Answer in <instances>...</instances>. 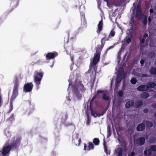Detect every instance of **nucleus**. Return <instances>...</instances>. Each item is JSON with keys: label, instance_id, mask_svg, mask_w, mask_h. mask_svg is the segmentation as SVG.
Returning a JSON list of instances; mask_svg holds the SVG:
<instances>
[{"label": "nucleus", "instance_id": "nucleus-1", "mask_svg": "<svg viewBox=\"0 0 156 156\" xmlns=\"http://www.w3.org/2000/svg\"><path fill=\"white\" fill-rule=\"evenodd\" d=\"M43 75V72H35L34 75V81L35 83L37 86H38L40 85Z\"/></svg>", "mask_w": 156, "mask_h": 156}, {"label": "nucleus", "instance_id": "nucleus-2", "mask_svg": "<svg viewBox=\"0 0 156 156\" xmlns=\"http://www.w3.org/2000/svg\"><path fill=\"white\" fill-rule=\"evenodd\" d=\"M11 150V148L9 145L3 147L0 151V156H8Z\"/></svg>", "mask_w": 156, "mask_h": 156}, {"label": "nucleus", "instance_id": "nucleus-3", "mask_svg": "<svg viewBox=\"0 0 156 156\" xmlns=\"http://www.w3.org/2000/svg\"><path fill=\"white\" fill-rule=\"evenodd\" d=\"M99 60V59L94 58L93 61L91 62L90 64V69H93L95 73L96 72L97 69V66L96 65Z\"/></svg>", "mask_w": 156, "mask_h": 156}, {"label": "nucleus", "instance_id": "nucleus-4", "mask_svg": "<svg viewBox=\"0 0 156 156\" xmlns=\"http://www.w3.org/2000/svg\"><path fill=\"white\" fill-rule=\"evenodd\" d=\"M143 15L141 7L140 5L138 4L136 8L135 16L138 19H140L142 18Z\"/></svg>", "mask_w": 156, "mask_h": 156}, {"label": "nucleus", "instance_id": "nucleus-5", "mask_svg": "<svg viewBox=\"0 0 156 156\" xmlns=\"http://www.w3.org/2000/svg\"><path fill=\"white\" fill-rule=\"evenodd\" d=\"M103 47L99 45H98L96 48V53L94 54V58L100 59L101 52L103 48Z\"/></svg>", "mask_w": 156, "mask_h": 156}, {"label": "nucleus", "instance_id": "nucleus-6", "mask_svg": "<svg viewBox=\"0 0 156 156\" xmlns=\"http://www.w3.org/2000/svg\"><path fill=\"white\" fill-rule=\"evenodd\" d=\"M20 140L16 139L12 143L9 147L11 148V150L16 149L20 145Z\"/></svg>", "mask_w": 156, "mask_h": 156}, {"label": "nucleus", "instance_id": "nucleus-7", "mask_svg": "<svg viewBox=\"0 0 156 156\" xmlns=\"http://www.w3.org/2000/svg\"><path fill=\"white\" fill-rule=\"evenodd\" d=\"M33 85L31 82L26 84L23 87V90L25 92H30L32 90Z\"/></svg>", "mask_w": 156, "mask_h": 156}, {"label": "nucleus", "instance_id": "nucleus-8", "mask_svg": "<svg viewBox=\"0 0 156 156\" xmlns=\"http://www.w3.org/2000/svg\"><path fill=\"white\" fill-rule=\"evenodd\" d=\"M87 146L86 144H84V151H90L93 150L94 149V146L93 143L91 142H89L87 144Z\"/></svg>", "mask_w": 156, "mask_h": 156}, {"label": "nucleus", "instance_id": "nucleus-9", "mask_svg": "<svg viewBox=\"0 0 156 156\" xmlns=\"http://www.w3.org/2000/svg\"><path fill=\"white\" fill-rule=\"evenodd\" d=\"M58 55V53L55 51L48 53L46 55V59L47 60L54 59Z\"/></svg>", "mask_w": 156, "mask_h": 156}, {"label": "nucleus", "instance_id": "nucleus-10", "mask_svg": "<svg viewBox=\"0 0 156 156\" xmlns=\"http://www.w3.org/2000/svg\"><path fill=\"white\" fill-rule=\"evenodd\" d=\"M18 82L17 77H15L14 86L13 87L12 93L18 94Z\"/></svg>", "mask_w": 156, "mask_h": 156}, {"label": "nucleus", "instance_id": "nucleus-11", "mask_svg": "<svg viewBox=\"0 0 156 156\" xmlns=\"http://www.w3.org/2000/svg\"><path fill=\"white\" fill-rule=\"evenodd\" d=\"M145 129V125L143 123L138 124L136 127V129L138 131H144Z\"/></svg>", "mask_w": 156, "mask_h": 156}, {"label": "nucleus", "instance_id": "nucleus-12", "mask_svg": "<svg viewBox=\"0 0 156 156\" xmlns=\"http://www.w3.org/2000/svg\"><path fill=\"white\" fill-rule=\"evenodd\" d=\"M98 26V29L96 31V32L97 34L99 35L100 34L101 31L103 29V23L102 19H101V20L99 21Z\"/></svg>", "mask_w": 156, "mask_h": 156}, {"label": "nucleus", "instance_id": "nucleus-13", "mask_svg": "<svg viewBox=\"0 0 156 156\" xmlns=\"http://www.w3.org/2000/svg\"><path fill=\"white\" fill-rule=\"evenodd\" d=\"M145 142V138L144 137H140L137 138L136 140V143L140 146L143 145Z\"/></svg>", "mask_w": 156, "mask_h": 156}, {"label": "nucleus", "instance_id": "nucleus-14", "mask_svg": "<svg viewBox=\"0 0 156 156\" xmlns=\"http://www.w3.org/2000/svg\"><path fill=\"white\" fill-rule=\"evenodd\" d=\"M156 83L153 82H149L147 83L146 85V87L147 90L149 88H154L156 86Z\"/></svg>", "mask_w": 156, "mask_h": 156}, {"label": "nucleus", "instance_id": "nucleus-15", "mask_svg": "<svg viewBox=\"0 0 156 156\" xmlns=\"http://www.w3.org/2000/svg\"><path fill=\"white\" fill-rule=\"evenodd\" d=\"M103 93V91L101 90H99L97 91L96 94L93 98H92L91 100L90 101V107H91V105L92 102L94 101V100L95 99L97 98L98 94H102Z\"/></svg>", "mask_w": 156, "mask_h": 156}, {"label": "nucleus", "instance_id": "nucleus-16", "mask_svg": "<svg viewBox=\"0 0 156 156\" xmlns=\"http://www.w3.org/2000/svg\"><path fill=\"white\" fill-rule=\"evenodd\" d=\"M136 89L139 91H144L147 90L146 86L145 85L139 86L137 87Z\"/></svg>", "mask_w": 156, "mask_h": 156}, {"label": "nucleus", "instance_id": "nucleus-17", "mask_svg": "<svg viewBox=\"0 0 156 156\" xmlns=\"http://www.w3.org/2000/svg\"><path fill=\"white\" fill-rule=\"evenodd\" d=\"M134 102L133 100L128 101L125 104V107L126 108H129L132 107L134 104Z\"/></svg>", "mask_w": 156, "mask_h": 156}, {"label": "nucleus", "instance_id": "nucleus-18", "mask_svg": "<svg viewBox=\"0 0 156 156\" xmlns=\"http://www.w3.org/2000/svg\"><path fill=\"white\" fill-rule=\"evenodd\" d=\"M74 92L78 99H80L81 98L82 95L77 88H75L74 89Z\"/></svg>", "mask_w": 156, "mask_h": 156}, {"label": "nucleus", "instance_id": "nucleus-19", "mask_svg": "<svg viewBox=\"0 0 156 156\" xmlns=\"http://www.w3.org/2000/svg\"><path fill=\"white\" fill-rule=\"evenodd\" d=\"M135 19L133 16H132L130 18L129 22V25L131 26V29H133L134 27V24L135 23Z\"/></svg>", "mask_w": 156, "mask_h": 156}, {"label": "nucleus", "instance_id": "nucleus-20", "mask_svg": "<svg viewBox=\"0 0 156 156\" xmlns=\"http://www.w3.org/2000/svg\"><path fill=\"white\" fill-rule=\"evenodd\" d=\"M152 153L151 150V149H148L145 150L144 152V154L145 156H149L151 155Z\"/></svg>", "mask_w": 156, "mask_h": 156}, {"label": "nucleus", "instance_id": "nucleus-21", "mask_svg": "<svg viewBox=\"0 0 156 156\" xmlns=\"http://www.w3.org/2000/svg\"><path fill=\"white\" fill-rule=\"evenodd\" d=\"M150 95L147 92H144L140 95L141 97L142 98H147Z\"/></svg>", "mask_w": 156, "mask_h": 156}, {"label": "nucleus", "instance_id": "nucleus-22", "mask_svg": "<svg viewBox=\"0 0 156 156\" xmlns=\"http://www.w3.org/2000/svg\"><path fill=\"white\" fill-rule=\"evenodd\" d=\"M91 107H90V110L91 111V115L93 116L94 117H97V115H98V116H100L102 115H103V113H102V114L101 115H98V114H97L95 112H94L93 109L91 108Z\"/></svg>", "mask_w": 156, "mask_h": 156}, {"label": "nucleus", "instance_id": "nucleus-23", "mask_svg": "<svg viewBox=\"0 0 156 156\" xmlns=\"http://www.w3.org/2000/svg\"><path fill=\"white\" fill-rule=\"evenodd\" d=\"M104 148L105 151V152L107 154H109L110 153V151H108L107 148V147L106 144V143L105 141H104L103 143Z\"/></svg>", "mask_w": 156, "mask_h": 156}, {"label": "nucleus", "instance_id": "nucleus-24", "mask_svg": "<svg viewBox=\"0 0 156 156\" xmlns=\"http://www.w3.org/2000/svg\"><path fill=\"white\" fill-rule=\"evenodd\" d=\"M143 104V102L141 100L137 101L135 103V106L137 108H139Z\"/></svg>", "mask_w": 156, "mask_h": 156}, {"label": "nucleus", "instance_id": "nucleus-25", "mask_svg": "<svg viewBox=\"0 0 156 156\" xmlns=\"http://www.w3.org/2000/svg\"><path fill=\"white\" fill-rule=\"evenodd\" d=\"M150 72L152 75H156V68L155 67H151L150 70Z\"/></svg>", "mask_w": 156, "mask_h": 156}, {"label": "nucleus", "instance_id": "nucleus-26", "mask_svg": "<svg viewBox=\"0 0 156 156\" xmlns=\"http://www.w3.org/2000/svg\"><path fill=\"white\" fill-rule=\"evenodd\" d=\"M145 123L147 127L151 128L153 126V123L151 121H146Z\"/></svg>", "mask_w": 156, "mask_h": 156}, {"label": "nucleus", "instance_id": "nucleus-27", "mask_svg": "<svg viewBox=\"0 0 156 156\" xmlns=\"http://www.w3.org/2000/svg\"><path fill=\"white\" fill-rule=\"evenodd\" d=\"M117 149L118 150L117 154V156H122L123 150V149L121 147L118 148Z\"/></svg>", "mask_w": 156, "mask_h": 156}, {"label": "nucleus", "instance_id": "nucleus-28", "mask_svg": "<svg viewBox=\"0 0 156 156\" xmlns=\"http://www.w3.org/2000/svg\"><path fill=\"white\" fill-rule=\"evenodd\" d=\"M93 143L95 145H98L99 144L100 141L98 138H95L93 140Z\"/></svg>", "mask_w": 156, "mask_h": 156}, {"label": "nucleus", "instance_id": "nucleus-29", "mask_svg": "<svg viewBox=\"0 0 156 156\" xmlns=\"http://www.w3.org/2000/svg\"><path fill=\"white\" fill-rule=\"evenodd\" d=\"M112 131L110 127H107V138L109 137L111 135Z\"/></svg>", "mask_w": 156, "mask_h": 156}, {"label": "nucleus", "instance_id": "nucleus-30", "mask_svg": "<svg viewBox=\"0 0 156 156\" xmlns=\"http://www.w3.org/2000/svg\"><path fill=\"white\" fill-rule=\"evenodd\" d=\"M147 16H145L142 21V23L144 25H146L147 23Z\"/></svg>", "mask_w": 156, "mask_h": 156}, {"label": "nucleus", "instance_id": "nucleus-31", "mask_svg": "<svg viewBox=\"0 0 156 156\" xmlns=\"http://www.w3.org/2000/svg\"><path fill=\"white\" fill-rule=\"evenodd\" d=\"M79 89L81 90V91L83 93L85 90V88L84 87L83 84L80 83L79 85Z\"/></svg>", "mask_w": 156, "mask_h": 156}, {"label": "nucleus", "instance_id": "nucleus-32", "mask_svg": "<svg viewBox=\"0 0 156 156\" xmlns=\"http://www.w3.org/2000/svg\"><path fill=\"white\" fill-rule=\"evenodd\" d=\"M115 32L114 30V29H113L110 31V33L109 35V37H114L115 34Z\"/></svg>", "mask_w": 156, "mask_h": 156}, {"label": "nucleus", "instance_id": "nucleus-33", "mask_svg": "<svg viewBox=\"0 0 156 156\" xmlns=\"http://www.w3.org/2000/svg\"><path fill=\"white\" fill-rule=\"evenodd\" d=\"M102 99L103 100L106 101H108L109 100V97L107 96L106 94H104L103 95Z\"/></svg>", "mask_w": 156, "mask_h": 156}, {"label": "nucleus", "instance_id": "nucleus-34", "mask_svg": "<svg viewBox=\"0 0 156 156\" xmlns=\"http://www.w3.org/2000/svg\"><path fill=\"white\" fill-rule=\"evenodd\" d=\"M137 81L136 79L135 78H132L130 81L131 83L133 85L135 84L136 83Z\"/></svg>", "mask_w": 156, "mask_h": 156}, {"label": "nucleus", "instance_id": "nucleus-35", "mask_svg": "<svg viewBox=\"0 0 156 156\" xmlns=\"http://www.w3.org/2000/svg\"><path fill=\"white\" fill-rule=\"evenodd\" d=\"M155 53L154 52H151L149 55V57L150 58H152L155 56Z\"/></svg>", "mask_w": 156, "mask_h": 156}, {"label": "nucleus", "instance_id": "nucleus-36", "mask_svg": "<svg viewBox=\"0 0 156 156\" xmlns=\"http://www.w3.org/2000/svg\"><path fill=\"white\" fill-rule=\"evenodd\" d=\"M13 108V105L12 102L10 103V105L9 107V110L8 112V113H10L12 110Z\"/></svg>", "mask_w": 156, "mask_h": 156}, {"label": "nucleus", "instance_id": "nucleus-37", "mask_svg": "<svg viewBox=\"0 0 156 156\" xmlns=\"http://www.w3.org/2000/svg\"><path fill=\"white\" fill-rule=\"evenodd\" d=\"M149 141L150 143L154 144L156 141V138L155 137H152L150 139Z\"/></svg>", "mask_w": 156, "mask_h": 156}, {"label": "nucleus", "instance_id": "nucleus-38", "mask_svg": "<svg viewBox=\"0 0 156 156\" xmlns=\"http://www.w3.org/2000/svg\"><path fill=\"white\" fill-rule=\"evenodd\" d=\"M18 95V94L12 93V96L11 97V100L12 101L14 100L16 98Z\"/></svg>", "mask_w": 156, "mask_h": 156}, {"label": "nucleus", "instance_id": "nucleus-39", "mask_svg": "<svg viewBox=\"0 0 156 156\" xmlns=\"http://www.w3.org/2000/svg\"><path fill=\"white\" fill-rule=\"evenodd\" d=\"M102 34L103 37L101 38H103L104 39H105V41H108L109 40V37H106L107 35L105 33Z\"/></svg>", "mask_w": 156, "mask_h": 156}, {"label": "nucleus", "instance_id": "nucleus-40", "mask_svg": "<svg viewBox=\"0 0 156 156\" xmlns=\"http://www.w3.org/2000/svg\"><path fill=\"white\" fill-rule=\"evenodd\" d=\"M131 41V38H130V37H126V39L125 41L126 44H129L130 42Z\"/></svg>", "mask_w": 156, "mask_h": 156}, {"label": "nucleus", "instance_id": "nucleus-41", "mask_svg": "<svg viewBox=\"0 0 156 156\" xmlns=\"http://www.w3.org/2000/svg\"><path fill=\"white\" fill-rule=\"evenodd\" d=\"M14 114H12L10 115V116L9 117V118L8 119H9V120L11 122H12L14 120Z\"/></svg>", "mask_w": 156, "mask_h": 156}, {"label": "nucleus", "instance_id": "nucleus-42", "mask_svg": "<svg viewBox=\"0 0 156 156\" xmlns=\"http://www.w3.org/2000/svg\"><path fill=\"white\" fill-rule=\"evenodd\" d=\"M105 41V39H104L103 38H101V44L100 45L102 46V47H104V45L105 44V41Z\"/></svg>", "mask_w": 156, "mask_h": 156}, {"label": "nucleus", "instance_id": "nucleus-43", "mask_svg": "<svg viewBox=\"0 0 156 156\" xmlns=\"http://www.w3.org/2000/svg\"><path fill=\"white\" fill-rule=\"evenodd\" d=\"M151 150L152 151H156V145H152L151 147Z\"/></svg>", "mask_w": 156, "mask_h": 156}, {"label": "nucleus", "instance_id": "nucleus-44", "mask_svg": "<svg viewBox=\"0 0 156 156\" xmlns=\"http://www.w3.org/2000/svg\"><path fill=\"white\" fill-rule=\"evenodd\" d=\"M123 92L122 90L121 91H119L118 92V95L120 97H122L123 95Z\"/></svg>", "mask_w": 156, "mask_h": 156}, {"label": "nucleus", "instance_id": "nucleus-45", "mask_svg": "<svg viewBox=\"0 0 156 156\" xmlns=\"http://www.w3.org/2000/svg\"><path fill=\"white\" fill-rule=\"evenodd\" d=\"M74 142H76L78 141V143L77 144H76V145L79 146L81 142V139H79L78 140L77 139L74 140Z\"/></svg>", "mask_w": 156, "mask_h": 156}, {"label": "nucleus", "instance_id": "nucleus-46", "mask_svg": "<svg viewBox=\"0 0 156 156\" xmlns=\"http://www.w3.org/2000/svg\"><path fill=\"white\" fill-rule=\"evenodd\" d=\"M121 79H120L119 78H117L115 82V85H117V84H119V83H120L122 80Z\"/></svg>", "mask_w": 156, "mask_h": 156}, {"label": "nucleus", "instance_id": "nucleus-47", "mask_svg": "<svg viewBox=\"0 0 156 156\" xmlns=\"http://www.w3.org/2000/svg\"><path fill=\"white\" fill-rule=\"evenodd\" d=\"M122 73L119 72L118 73V74L117 76V78H119L120 79H122Z\"/></svg>", "mask_w": 156, "mask_h": 156}, {"label": "nucleus", "instance_id": "nucleus-48", "mask_svg": "<svg viewBox=\"0 0 156 156\" xmlns=\"http://www.w3.org/2000/svg\"><path fill=\"white\" fill-rule=\"evenodd\" d=\"M139 39L140 41V43L141 44H143L144 43L145 41V39L144 38H143L142 39H141V37L139 38Z\"/></svg>", "mask_w": 156, "mask_h": 156}, {"label": "nucleus", "instance_id": "nucleus-49", "mask_svg": "<svg viewBox=\"0 0 156 156\" xmlns=\"http://www.w3.org/2000/svg\"><path fill=\"white\" fill-rule=\"evenodd\" d=\"M140 62L141 64V66H143L144 63V60L143 59H141L140 61Z\"/></svg>", "mask_w": 156, "mask_h": 156}, {"label": "nucleus", "instance_id": "nucleus-50", "mask_svg": "<svg viewBox=\"0 0 156 156\" xmlns=\"http://www.w3.org/2000/svg\"><path fill=\"white\" fill-rule=\"evenodd\" d=\"M148 24L149 25L151 21V17L149 16L148 18Z\"/></svg>", "mask_w": 156, "mask_h": 156}, {"label": "nucleus", "instance_id": "nucleus-51", "mask_svg": "<svg viewBox=\"0 0 156 156\" xmlns=\"http://www.w3.org/2000/svg\"><path fill=\"white\" fill-rule=\"evenodd\" d=\"M148 111V109L147 108H144L143 110V112L144 113H147Z\"/></svg>", "mask_w": 156, "mask_h": 156}, {"label": "nucleus", "instance_id": "nucleus-52", "mask_svg": "<svg viewBox=\"0 0 156 156\" xmlns=\"http://www.w3.org/2000/svg\"><path fill=\"white\" fill-rule=\"evenodd\" d=\"M151 106L154 108H156V104L153 103L151 105Z\"/></svg>", "mask_w": 156, "mask_h": 156}, {"label": "nucleus", "instance_id": "nucleus-53", "mask_svg": "<svg viewBox=\"0 0 156 156\" xmlns=\"http://www.w3.org/2000/svg\"><path fill=\"white\" fill-rule=\"evenodd\" d=\"M148 34L147 33H145L144 34L143 36V37H148Z\"/></svg>", "mask_w": 156, "mask_h": 156}, {"label": "nucleus", "instance_id": "nucleus-54", "mask_svg": "<svg viewBox=\"0 0 156 156\" xmlns=\"http://www.w3.org/2000/svg\"><path fill=\"white\" fill-rule=\"evenodd\" d=\"M89 118L88 115H87V124L89 123Z\"/></svg>", "mask_w": 156, "mask_h": 156}, {"label": "nucleus", "instance_id": "nucleus-55", "mask_svg": "<svg viewBox=\"0 0 156 156\" xmlns=\"http://www.w3.org/2000/svg\"><path fill=\"white\" fill-rule=\"evenodd\" d=\"M131 156H134L135 153L133 151H132L130 154Z\"/></svg>", "mask_w": 156, "mask_h": 156}, {"label": "nucleus", "instance_id": "nucleus-56", "mask_svg": "<svg viewBox=\"0 0 156 156\" xmlns=\"http://www.w3.org/2000/svg\"><path fill=\"white\" fill-rule=\"evenodd\" d=\"M149 12L150 13H152L153 12V10L152 9H150L149 10Z\"/></svg>", "mask_w": 156, "mask_h": 156}, {"label": "nucleus", "instance_id": "nucleus-57", "mask_svg": "<svg viewBox=\"0 0 156 156\" xmlns=\"http://www.w3.org/2000/svg\"><path fill=\"white\" fill-rule=\"evenodd\" d=\"M2 101V97L1 95H0V104H1Z\"/></svg>", "mask_w": 156, "mask_h": 156}, {"label": "nucleus", "instance_id": "nucleus-58", "mask_svg": "<svg viewBox=\"0 0 156 156\" xmlns=\"http://www.w3.org/2000/svg\"><path fill=\"white\" fill-rule=\"evenodd\" d=\"M121 54V50H120L118 53V55H120Z\"/></svg>", "mask_w": 156, "mask_h": 156}, {"label": "nucleus", "instance_id": "nucleus-59", "mask_svg": "<svg viewBox=\"0 0 156 156\" xmlns=\"http://www.w3.org/2000/svg\"><path fill=\"white\" fill-rule=\"evenodd\" d=\"M142 76L143 77H145L147 76V75L146 74H143Z\"/></svg>", "mask_w": 156, "mask_h": 156}, {"label": "nucleus", "instance_id": "nucleus-60", "mask_svg": "<svg viewBox=\"0 0 156 156\" xmlns=\"http://www.w3.org/2000/svg\"><path fill=\"white\" fill-rule=\"evenodd\" d=\"M70 58H71V60L72 62H73V56H71Z\"/></svg>", "mask_w": 156, "mask_h": 156}, {"label": "nucleus", "instance_id": "nucleus-61", "mask_svg": "<svg viewBox=\"0 0 156 156\" xmlns=\"http://www.w3.org/2000/svg\"><path fill=\"white\" fill-rule=\"evenodd\" d=\"M118 58L119 59V61H120V58H121V56L120 55H118Z\"/></svg>", "mask_w": 156, "mask_h": 156}, {"label": "nucleus", "instance_id": "nucleus-62", "mask_svg": "<svg viewBox=\"0 0 156 156\" xmlns=\"http://www.w3.org/2000/svg\"><path fill=\"white\" fill-rule=\"evenodd\" d=\"M114 5L116 6H119L120 5H118L117 4H115Z\"/></svg>", "mask_w": 156, "mask_h": 156}, {"label": "nucleus", "instance_id": "nucleus-63", "mask_svg": "<svg viewBox=\"0 0 156 156\" xmlns=\"http://www.w3.org/2000/svg\"><path fill=\"white\" fill-rule=\"evenodd\" d=\"M154 116H155V117L156 118V113H155V114H154Z\"/></svg>", "mask_w": 156, "mask_h": 156}, {"label": "nucleus", "instance_id": "nucleus-64", "mask_svg": "<svg viewBox=\"0 0 156 156\" xmlns=\"http://www.w3.org/2000/svg\"><path fill=\"white\" fill-rule=\"evenodd\" d=\"M65 117H66V119H67V116L66 115H65Z\"/></svg>", "mask_w": 156, "mask_h": 156}]
</instances>
